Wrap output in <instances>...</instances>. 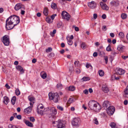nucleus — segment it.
<instances>
[{"mask_svg": "<svg viewBox=\"0 0 128 128\" xmlns=\"http://www.w3.org/2000/svg\"><path fill=\"white\" fill-rule=\"evenodd\" d=\"M76 71L77 74H79L80 72V70L79 69H77L76 70Z\"/></svg>", "mask_w": 128, "mask_h": 128, "instance_id": "nucleus-59", "label": "nucleus"}, {"mask_svg": "<svg viewBox=\"0 0 128 128\" xmlns=\"http://www.w3.org/2000/svg\"><path fill=\"white\" fill-rule=\"evenodd\" d=\"M28 98L30 102H32L34 101L35 99V98L34 97L32 96H29L28 97Z\"/></svg>", "mask_w": 128, "mask_h": 128, "instance_id": "nucleus-32", "label": "nucleus"}, {"mask_svg": "<svg viewBox=\"0 0 128 128\" xmlns=\"http://www.w3.org/2000/svg\"><path fill=\"white\" fill-rule=\"evenodd\" d=\"M100 4L103 10H108L109 8L108 7L105 3L102 2H100Z\"/></svg>", "mask_w": 128, "mask_h": 128, "instance_id": "nucleus-11", "label": "nucleus"}, {"mask_svg": "<svg viewBox=\"0 0 128 128\" xmlns=\"http://www.w3.org/2000/svg\"><path fill=\"white\" fill-rule=\"evenodd\" d=\"M81 47L82 49L84 50L86 48V45L84 42H82L81 45Z\"/></svg>", "mask_w": 128, "mask_h": 128, "instance_id": "nucleus-34", "label": "nucleus"}, {"mask_svg": "<svg viewBox=\"0 0 128 128\" xmlns=\"http://www.w3.org/2000/svg\"><path fill=\"white\" fill-rule=\"evenodd\" d=\"M72 28H74L76 32H78L79 30V29L76 26L74 25L73 26Z\"/></svg>", "mask_w": 128, "mask_h": 128, "instance_id": "nucleus-43", "label": "nucleus"}, {"mask_svg": "<svg viewBox=\"0 0 128 128\" xmlns=\"http://www.w3.org/2000/svg\"><path fill=\"white\" fill-rule=\"evenodd\" d=\"M68 45L70 46L72 45L73 43V42L72 40L70 39V38H68Z\"/></svg>", "mask_w": 128, "mask_h": 128, "instance_id": "nucleus-31", "label": "nucleus"}, {"mask_svg": "<svg viewBox=\"0 0 128 128\" xmlns=\"http://www.w3.org/2000/svg\"><path fill=\"white\" fill-rule=\"evenodd\" d=\"M24 6L22 4L18 3L14 7V9L16 10H18L20 9L24 10Z\"/></svg>", "mask_w": 128, "mask_h": 128, "instance_id": "nucleus-7", "label": "nucleus"}, {"mask_svg": "<svg viewBox=\"0 0 128 128\" xmlns=\"http://www.w3.org/2000/svg\"><path fill=\"white\" fill-rule=\"evenodd\" d=\"M94 123L96 124H98V122L97 120V118H95L94 119Z\"/></svg>", "mask_w": 128, "mask_h": 128, "instance_id": "nucleus-52", "label": "nucleus"}, {"mask_svg": "<svg viewBox=\"0 0 128 128\" xmlns=\"http://www.w3.org/2000/svg\"><path fill=\"white\" fill-rule=\"evenodd\" d=\"M110 104L108 100L105 101L103 102L102 104V106L106 108L108 106H109Z\"/></svg>", "mask_w": 128, "mask_h": 128, "instance_id": "nucleus-17", "label": "nucleus"}, {"mask_svg": "<svg viewBox=\"0 0 128 128\" xmlns=\"http://www.w3.org/2000/svg\"><path fill=\"white\" fill-rule=\"evenodd\" d=\"M16 68L20 72H22L23 71V68H22L20 66L18 65L16 67Z\"/></svg>", "mask_w": 128, "mask_h": 128, "instance_id": "nucleus-26", "label": "nucleus"}, {"mask_svg": "<svg viewBox=\"0 0 128 128\" xmlns=\"http://www.w3.org/2000/svg\"><path fill=\"white\" fill-rule=\"evenodd\" d=\"M84 93L86 94H88V90H85L84 91Z\"/></svg>", "mask_w": 128, "mask_h": 128, "instance_id": "nucleus-61", "label": "nucleus"}, {"mask_svg": "<svg viewBox=\"0 0 128 128\" xmlns=\"http://www.w3.org/2000/svg\"><path fill=\"white\" fill-rule=\"evenodd\" d=\"M120 38H123L124 37V33L122 32H120L118 34Z\"/></svg>", "mask_w": 128, "mask_h": 128, "instance_id": "nucleus-36", "label": "nucleus"}, {"mask_svg": "<svg viewBox=\"0 0 128 128\" xmlns=\"http://www.w3.org/2000/svg\"><path fill=\"white\" fill-rule=\"evenodd\" d=\"M110 126L112 128H115L116 126V124L114 122H112L110 124Z\"/></svg>", "mask_w": 128, "mask_h": 128, "instance_id": "nucleus-40", "label": "nucleus"}, {"mask_svg": "<svg viewBox=\"0 0 128 128\" xmlns=\"http://www.w3.org/2000/svg\"><path fill=\"white\" fill-rule=\"evenodd\" d=\"M104 59L105 60V62L106 64H107L108 62V57L107 56H104Z\"/></svg>", "mask_w": 128, "mask_h": 128, "instance_id": "nucleus-53", "label": "nucleus"}, {"mask_svg": "<svg viewBox=\"0 0 128 128\" xmlns=\"http://www.w3.org/2000/svg\"><path fill=\"white\" fill-rule=\"evenodd\" d=\"M97 16H98V15L96 14H94L93 17L94 19H96L97 18Z\"/></svg>", "mask_w": 128, "mask_h": 128, "instance_id": "nucleus-60", "label": "nucleus"}, {"mask_svg": "<svg viewBox=\"0 0 128 128\" xmlns=\"http://www.w3.org/2000/svg\"><path fill=\"white\" fill-rule=\"evenodd\" d=\"M42 77L43 79H45L47 77V74L46 73L44 74L41 76Z\"/></svg>", "mask_w": 128, "mask_h": 128, "instance_id": "nucleus-48", "label": "nucleus"}, {"mask_svg": "<svg viewBox=\"0 0 128 128\" xmlns=\"http://www.w3.org/2000/svg\"><path fill=\"white\" fill-rule=\"evenodd\" d=\"M57 108L58 109L62 111L64 110L63 108L62 107L60 106H57Z\"/></svg>", "mask_w": 128, "mask_h": 128, "instance_id": "nucleus-45", "label": "nucleus"}, {"mask_svg": "<svg viewBox=\"0 0 128 128\" xmlns=\"http://www.w3.org/2000/svg\"><path fill=\"white\" fill-rule=\"evenodd\" d=\"M53 124H57L58 128H64L65 127L64 124L61 122L60 120H58V121L53 122Z\"/></svg>", "mask_w": 128, "mask_h": 128, "instance_id": "nucleus-5", "label": "nucleus"}, {"mask_svg": "<svg viewBox=\"0 0 128 128\" xmlns=\"http://www.w3.org/2000/svg\"><path fill=\"white\" fill-rule=\"evenodd\" d=\"M93 55L94 57H96L98 55V54L97 52H94L93 53Z\"/></svg>", "mask_w": 128, "mask_h": 128, "instance_id": "nucleus-55", "label": "nucleus"}, {"mask_svg": "<svg viewBox=\"0 0 128 128\" xmlns=\"http://www.w3.org/2000/svg\"><path fill=\"white\" fill-rule=\"evenodd\" d=\"M36 62V60L35 58H34L32 60V62L33 63H35Z\"/></svg>", "mask_w": 128, "mask_h": 128, "instance_id": "nucleus-64", "label": "nucleus"}, {"mask_svg": "<svg viewBox=\"0 0 128 128\" xmlns=\"http://www.w3.org/2000/svg\"><path fill=\"white\" fill-rule=\"evenodd\" d=\"M15 93L16 94L17 96L20 95V92L18 89H16V90Z\"/></svg>", "mask_w": 128, "mask_h": 128, "instance_id": "nucleus-38", "label": "nucleus"}, {"mask_svg": "<svg viewBox=\"0 0 128 128\" xmlns=\"http://www.w3.org/2000/svg\"><path fill=\"white\" fill-rule=\"evenodd\" d=\"M32 110V107L29 106L24 110V112L27 114H29L31 112Z\"/></svg>", "mask_w": 128, "mask_h": 128, "instance_id": "nucleus-16", "label": "nucleus"}, {"mask_svg": "<svg viewBox=\"0 0 128 128\" xmlns=\"http://www.w3.org/2000/svg\"><path fill=\"white\" fill-rule=\"evenodd\" d=\"M90 80V78L89 77H84L82 78V80H83V81H86L88 80Z\"/></svg>", "mask_w": 128, "mask_h": 128, "instance_id": "nucleus-28", "label": "nucleus"}, {"mask_svg": "<svg viewBox=\"0 0 128 128\" xmlns=\"http://www.w3.org/2000/svg\"><path fill=\"white\" fill-rule=\"evenodd\" d=\"M17 24H6V27L7 30H10L12 29Z\"/></svg>", "mask_w": 128, "mask_h": 128, "instance_id": "nucleus-14", "label": "nucleus"}, {"mask_svg": "<svg viewBox=\"0 0 128 128\" xmlns=\"http://www.w3.org/2000/svg\"><path fill=\"white\" fill-rule=\"evenodd\" d=\"M121 17L123 19H125L126 17V15L125 14H122Z\"/></svg>", "mask_w": 128, "mask_h": 128, "instance_id": "nucleus-44", "label": "nucleus"}, {"mask_svg": "<svg viewBox=\"0 0 128 128\" xmlns=\"http://www.w3.org/2000/svg\"><path fill=\"white\" fill-rule=\"evenodd\" d=\"M3 42L6 46H8L9 45V39L6 36H4L3 38Z\"/></svg>", "mask_w": 128, "mask_h": 128, "instance_id": "nucleus-8", "label": "nucleus"}, {"mask_svg": "<svg viewBox=\"0 0 128 128\" xmlns=\"http://www.w3.org/2000/svg\"><path fill=\"white\" fill-rule=\"evenodd\" d=\"M20 20L18 16L15 15L10 16L8 18L6 21V24H18L19 23Z\"/></svg>", "mask_w": 128, "mask_h": 128, "instance_id": "nucleus-1", "label": "nucleus"}, {"mask_svg": "<svg viewBox=\"0 0 128 128\" xmlns=\"http://www.w3.org/2000/svg\"><path fill=\"white\" fill-rule=\"evenodd\" d=\"M73 100L71 98H70L68 101V104H70Z\"/></svg>", "mask_w": 128, "mask_h": 128, "instance_id": "nucleus-50", "label": "nucleus"}, {"mask_svg": "<svg viewBox=\"0 0 128 128\" xmlns=\"http://www.w3.org/2000/svg\"><path fill=\"white\" fill-rule=\"evenodd\" d=\"M9 102V99L7 97L5 96L4 97L3 102H4L5 104H7Z\"/></svg>", "mask_w": 128, "mask_h": 128, "instance_id": "nucleus-18", "label": "nucleus"}, {"mask_svg": "<svg viewBox=\"0 0 128 128\" xmlns=\"http://www.w3.org/2000/svg\"><path fill=\"white\" fill-rule=\"evenodd\" d=\"M120 78L119 77H116V76L114 74L112 76L111 79L112 80H118Z\"/></svg>", "mask_w": 128, "mask_h": 128, "instance_id": "nucleus-23", "label": "nucleus"}, {"mask_svg": "<svg viewBox=\"0 0 128 128\" xmlns=\"http://www.w3.org/2000/svg\"><path fill=\"white\" fill-rule=\"evenodd\" d=\"M52 50V48L51 47H49L46 50V52H51Z\"/></svg>", "mask_w": 128, "mask_h": 128, "instance_id": "nucleus-46", "label": "nucleus"}, {"mask_svg": "<svg viewBox=\"0 0 128 128\" xmlns=\"http://www.w3.org/2000/svg\"><path fill=\"white\" fill-rule=\"evenodd\" d=\"M97 102L94 100H92L90 101L88 103L89 107L92 110L96 112H98L101 109L100 106L98 105Z\"/></svg>", "mask_w": 128, "mask_h": 128, "instance_id": "nucleus-2", "label": "nucleus"}, {"mask_svg": "<svg viewBox=\"0 0 128 128\" xmlns=\"http://www.w3.org/2000/svg\"><path fill=\"white\" fill-rule=\"evenodd\" d=\"M43 13L44 15L46 16H47L48 14V9L46 8H44V10Z\"/></svg>", "mask_w": 128, "mask_h": 128, "instance_id": "nucleus-25", "label": "nucleus"}, {"mask_svg": "<svg viewBox=\"0 0 128 128\" xmlns=\"http://www.w3.org/2000/svg\"><path fill=\"white\" fill-rule=\"evenodd\" d=\"M51 7L52 8L55 9L56 8V5L54 3H52L51 4Z\"/></svg>", "mask_w": 128, "mask_h": 128, "instance_id": "nucleus-33", "label": "nucleus"}, {"mask_svg": "<svg viewBox=\"0 0 128 128\" xmlns=\"http://www.w3.org/2000/svg\"><path fill=\"white\" fill-rule=\"evenodd\" d=\"M37 112L38 114H40L41 115L43 114V111L42 110H40V109L38 107L37 108Z\"/></svg>", "mask_w": 128, "mask_h": 128, "instance_id": "nucleus-24", "label": "nucleus"}, {"mask_svg": "<svg viewBox=\"0 0 128 128\" xmlns=\"http://www.w3.org/2000/svg\"><path fill=\"white\" fill-rule=\"evenodd\" d=\"M116 73L117 74L122 75L124 74L125 71L124 70L121 68H117L116 70Z\"/></svg>", "mask_w": 128, "mask_h": 128, "instance_id": "nucleus-10", "label": "nucleus"}, {"mask_svg": "<svg viewBox=\"0 0 128 128\" xmlns=\"http://www.w3.org/2000/svg\"><path fill=\"white\" fill-rule=\"evenodd\" d=\"M102 18L103 19H105L106 18V16L105 14H103L102 16Z\"/></svg>", "mask_w": 128, "mask_h": 128, "instance_id": "nucleus-62", "label": "nucleus"}, {"mask_svg": "<svg viewBox=\"0 0 128 128\" xmlns=\"http://www.w3.org/2000/svg\"><path fill=\"white\" fill-rule=\"evenodd\" d=\"M106 51L108 52L111 50L110 46V44H109L108 46L106 47Z\"/></svg>", "mask_w": 128, "mask_h": 128, "instance_id": "nucleus-41", "label": "nucleus"}, {"mask_svg": "<svg viewBox=\"0 0 128 128\" xmlns=\"http://www.w3.org/2000/svg\"><path fill=\"white\" fill-rule=\"evenodd\" d=\"M88 7L92 9H93L96 7V3L94 1H92L91 2H88Z\"/></svg>", "mask_w": 128, "mask_h": 128, "instance_id": "nucleus-12", "label": "nucleus"}, {"mask_svg": "<svg viewBox=\"0 0 128 128\" xmlns=\"http://www.w3.org/2000/svg\"><path fill=\"white\" fill-rule=\"evenodd\" d=\"M54 93H52V92H50L48 94V96L49 99L50 100H52L54 96Z\"/></svg>", "mask_w": 128, "mask_h": 128, "instance_id": "nucleus-21", "label": "nucleus"}, {"mask_svg": "<svg viewBox=\"0 0 128 128\" xmlns=\"http://www.w3.org/2000/svg\"><path fill=\"white\" fill-rule=\"evenodd\" d=\"M80 120V119L79 118H74L72 121V124L74 126H78L79 124Z\"/></svg>", "mask_w": 128, "mask_h": 128, "instance_id": "nucleus-6", "label": "nucleus"}, {"mask_svg": "<svg viewBox=\"0 0 128 128\" xmlns=\"http://www.w3.org/2000/svg\"><path fill=\"white\" fill-rule=\"evenodd\" d=\"M111 4L115 7H117L119 6V1H112L110 3Z\"/></svg>", "mask_w": 128, "mask_h": 128, "instance_id": "nucleus-15", "label": "nucleus"}, {"mask_svg": "<svg viewBox=\"0 0 128 128\" xmlns=\"http://www.w3.org/2000/svg\"><path fill=\"white\" fill-rule=\"evenodd\" d=\"M98 74L100 76H102L104 75V73L103 70H100L99 71Z\"/></svg>", "mask_w": 128, "mask_h": 128, "instance_id": "nucleus-30", "label": "nucleus"}, {"mask_svg": "<svg viewBox=\"0 0 128 128\" xmlns=\"http://www.w3.org/2000/svg\"><path fill=\"white\" fill-rule=\"evenodd\" d=\"M102 88V90L105 93H108L109 90V88L106 84L103 85Z\"/></svg>", "mask_w": 128, "mask_h": 128, "instance_id": "nucleus-13", "label": "nucleus"}, {"mask_svg": "<svg viewBox=\"0 0 128 128\" xmlns=\"http://www.w3.org/2000/svg\"><path fill=\"white\" fill-rule=\"evenodd\" d=\"M86 66L88 68L90 66L92 68V67L91 65L88 64H86Z\"/></svg>", "mask_w": 128, "mask_h": 128, "instance_id": "nucleus-58", "label": "nucleus"}, {"mask_svg": "<svg viewBox=\"0 0 128 128\" xmlns=\"http://www.w3.org/2000/svg\"><path fill=\"white\" fill-rule=\"evenodd\" d=\"M98 55L100 56H102L105 54L102 51H99L98 53Z\"/></svg>", "mask_w": 128, "mask_h": 128, "instance_id": "nucleus-42", "label": "nucleus"}, {"mask_svg": "<svg viewBox=\"0 0 128 128\" xmlns=\"http://www.w3.org/2000/svg\"><path fill=\"white\" fill-rule=\"evenodd\" d=\"M16 118L19 120H20L21 119L22 117L20 115H18L16 116Z\"/></svg>", "mask_w": 128, "mask_h": 128, "instance_id": "nucleus-56", "label": "nucleus"}, {"mask_svg": "<svg viewBox=\"0 0 128 128\" xmlns=\"http://www.w3.org/2000/svg\"><path fill=\"white\" fill-rule=\"evenodd\" d=\"M102 30L104 31H106L107 29V28L105 26H102Z\"/></svg>", "mask_w": 128, "mask_h": 128, "instance_id": "nucleus-49", "label": "nucleus"}, {"mask_svg": "<svg viewBox=\"0 0 128 128\" xmlns=\"http://www.w3.org/2000/svg\"><path fill=\"white\" fill-rule=\"evenodd\" d=\"M16 100V98L15 96H14L11 100V102L13 105H14L15 104V102Z\"/></svg>", "mask_w": 128, "mask_h": 128, "instance_id": "nucleus-22", "label": "nucleus"}, {"mask_svg": "<svg viewBox=\"0 0 128 128\" xmlns=\"http://www.w3.org/2000/svg\"><path fill=\"white\" fill-rule=\"evenodd\" d=\"M122 49L123 48L121 46H118L117 47V49L119 51H122Z\"/></svg>", "mask_w": 128, "mask_h": 128, "instance_id": "nucleus-47", "label": "nucleus"}, {"mask_svg": "<svg viewBox=\"0 0 128 128\" xmlns=\"http://www.w3.org/2000/svg\"><path fill=\"white\" fill-rule=\"evenodd\" d=\"M115 110V108L113 106H109L107 110L108 114L110 115H112Z\"/></svg>", "mask_w": 128, "mask_h": 128, "instance_id": "nucleus-4", "label": "nucleus"}, {"mask_svg": "<svg viewBox=\"0 0 128 128\" xmlns=\"http://www.w3.org/2000/svg\"><path fill=\"white\" fill-rule=\"evenodd\" d=\"M25 123L26 125L28 126L31 127H32L33 126L32 124L28 121L26 120Z\"/></svg>", "mask_w": 128, "mask_h": 128, "instance_id": "nucleus-20", "label": "nucleus"}, {"mask_svg": "<svg viewBox=\"0 0 128 128\" xmlns=\"http://www.w3.org/2000/svg\"><path fill=\"white\" fill-rule=\"evenodd\" d=\"M61 15L62 18L67 20H68L70 18V16L69 14L65 11H63L62 12Z\"/></svg>", "mask_w": 128, "mask_h": 128, "instance_id": "nucleus-3", "label": "nucleus"}, {"mask_svg": "<svg viewBox=\"0 0 128 128\" xmlns=\"http://www.w3.org/2000/svg\"><path fill=\"white\" fill-rule=\"evenodd\" d=\"M46 20L48 23L49 24L51 23L52 22L51 19L48 18H46Z\"/></svg>", "mask_w": 128, "mask_h": 128, "instance_id": "nucleus-39", "label": "nucleus"}, {"mask_svg": "<svg viewBox=\"0 0 128 128\" xmlns=\"http://www.w3.org/2000/svg\"><path fill=\"white\" fill-rule=\"evenodd\" d=\"M124 96L125 97H126V95H128V86H127L126 90L124 91Z\"/></svg>", "mask_w": 128, "mask_h": 128, "instance_id": "nucleus-29", "label": "nucleus"}, {"mask_svg": "<svg viewBox=\"0 0 128 128\" xmlns=\"http://www.w3.org/2000/svg\"><path fill=\"white\" fill-rule=\"evenodd\" d=\"M110 36L112 38H113L114 36V33H111L110 34Z\"/></svg>", "mask_w": 128, "mask_h": 128, "instance_id": "nucleus-63", "label": "nucleus"}, {"mask_svg": "<svg viewBox=\"0 0 128 128\" xmlns=\"http://www.w3.org/2000/svg\"><path fill=\"white\" fill-rule=\"evenodd\" d=\"M75 89V87L73 86H70L67 87L66 88V90L72 91H74Z\"/></svg>", "mask_w": 128, "mask_h": 128, "instance_id": "nucleus-19", "label": "nucleus"}, {"mask_svg": "<svg viewBox=\"0 0 128 128\" xmlns=\"http://www.w3.org/2000/svg\"><path fill=\"white\" fill-rule=\"evenodd\" d=\"M56 32V30L55 29L53 31V32H50V35L52 36L53 37L54 36V34H55Z\"/></svg>", "mask_w": 128, "mask_h": 128, "instance_id": "nucleus-35", "label": "nucleus"}, {"mask_svg": "<svg viewBox=\"0 0 128 128\" xmlns=\"http://www.w3.org/2000/svg\"><path fill=\"white\" fill-rule=\"evenodd\" d=\"M79 62L78 61H75L74 63V64L76 66H77L78 65V64Z\"/></svg>", "mask_w": 128, "mask_h": 128, "instance_id": "nucleus-57", "label": "nucleus"}, {"mask_svg": "<svg viewBox=\"0 0 128 128\" xmlns=\"http://www.w3.org/2000/svg\"><path fill=\"white\" fill-rule=\"evenodd\" d=\"M54 96L52 100L54 102H57L60 100V97L58 94L57 93H54Z\"/></svg>", "mask_w": 128, "mask_h": 128, "instance_id": "nucleus-9", "label": "nucleus"}, {"mask_svg": "<svg viewBox=\"0 0 128 128\" xmlns=\"http://www.w3.org/2000/svg\"><path fill=\"white\" fill-rule=\"evenodd\" d=\"M56 16V14H54L52 15L51 16V18L52 20H54V18L55 16Z\"/></svg>", "mask_w": 128, "mask_h": 128, "instance_id": "nucleus-54", "label": "nucleus"}, {"mask_svg": "<svg viewBox=\"0 0 128 128\" xmlns=\"http://www.w3.org/2000/svg\"><path fill=\"white\" fill-rule=\"evenodd\" d=\"M57 87L59 89H61L62 88V85L58 83L57 85Z\"/></svg>", "mask_w": 128, "mask_h": 128, "instance_id": "nucleus-37", "label": "nucleus"}, {"mask_svg": "<svg viewBox=\"0 0 128 128\" xmlns=\"http://www.w3.org/2000/svg\"><path fill=\"white\" fill-rule=\"evenodd\" d=\"M51 110H52V112L54 114H57V110L54 108L53 107L51 109Z\"/></svg>", "mask_w": 128, "mask_h": 128, "instance_id": "nucleus-27", "label": "nucleus"}, {"mask_svg": "<svg viewBox=\"0 0 128 128\" xmlns=\"http://www.w3.org/2000/svg\"><path fill=\"white\" fill-rule=\"evenodd\" d=\"M30 120L31 121L33 122L35 121V119L34 117H31L30 118Z\"/></svg>", "mask_w": 128, "mask_h": 128, "instance_id": "nucleus-51", "label": "nucleus"}]
</instances>
